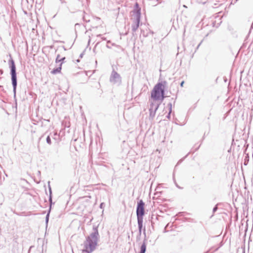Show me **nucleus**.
<instances>
[{"instance_id": "obj_1", "label": "nucleus", "mask_w": 253, "mask_h": 253, "mask_svg": "<svg viewBox=\"0 0 253 253\" xmlns=\"http://www.w3.org/2000/svg\"><path fill=\"white\" fill-rule=\"evenodd\" d=\"M98 235V231H95L87 237L84 242L85 249L84 250V252L90 253L94 250L97 245Z\"/></svg>"}, {"instance_id": "obj_2", "label": "nucleus", "mask_w": 253, "mask_h": 253, "mask_svg": "<svg viewBox=\"0 0 253 253\" xmlns=\"http://www.w3.org/2000/svg\"><path fill=\"white\" fill-rule=\"evenodd\" d=\"M132 12L133 13V23L131 25V28L132 34L133 35V33L135 32L139 27L140 22L141 8L139 7L138 2H135Z\"/></svg>"}, {"instance_id": "obj_3", "label": "nucleus", "mask_w": 253, "mask_h": 253, "mask_svg": "<svg viewBox=\"0 0 253 253\" xmlns=\"http://www.w3.org/2000/svg\"><path fill=\"white\" fill-rule=\"evenodd\" d=\"M8 63L9 68L10 69V74L11 75V79L12 85L13 86V93L14 95H16V90L17 85L16 69L14 60L12 59V58L11 56L8 61Z\"/></svg>"}, {"instance_id": "obj_4", "label": "nucleus", "mask_w": 253, "mask_h": 253, "mask_svg": "<svg viewBox=\"0 0 253 253\" xmlns=\"http://www.w3.org/2000/svg\"><path fill=\"white\" fill-rule=\"evenodd\" d=\"M167 82L165 81L158 82L153 87L150 95H165V88Z\"/></svg>"}, {"instance_id": "obj_5", "label": "nucleus", "mask_w": 253, "mask_h": 253, "mask_svg": "<svg viewBox=\"0 0 253 253\" xmlns=\"http://www.w3.org/2000/svg\"><path fill=\"white\" fill-rule=\"evenodd\" d=\"M109 80L110 83L118 86L122 84V78L120 75L114 70L111 73Z\"/></svg>"}, {"instance_id": "obj_6", "label": "nucleus", "mask_w": 253, "mask_h": 253, "mask_svg": "<svg viewBox=\"0 0 253 253\" xmlns=\"http://www.w3.org/2000/svg\"><path fill=\"white\" fill-rule=\"evenodd\" d=\"M144 203L142 200L139 201L137 204L136 214L137 218H143L144 214Z\"/></svg>"}, {"instance_id": "obj_7", "label": "nucleus", "mask_w": 253, "mask_h": 253, "mask_svg": "<svg viewBox=\"0 0 253 253\" xmlns=\"http://www.w3.org/2000/svg\"><path fill=\"white\" fill-rule=\"evenodd\" d=\"M164 96H151L150 101L152 105L156 106L155 109H157L159 105L162 102Z\"/></svg>"}, {"instance_id": "obj_8", "label": "nucleus", "mask_w": 253, "mask_h": 253, "mask_svg": "<svg viewBox=\"0 0 253 253\" xmlns=\"http://www.w3.org/2000/svg\"><path fill=\"white\" fill-rule=\"evenodd\" d=\"M62 69V63H60L59 67L54 68L51 71V73L52 74H56L61 72Z\"/></svg>"}, {"instance_id": "obj_9", "label": "nucleus", "mask_w": 253, "mask_h": 253, "mask_svg": "<svg viewBox=\"0 0 253 253\" xmlns=\"http://www.w3.org/2000/svg\"><path fill=\"white\" fill-rule=\"evenodd\" d=\"M221 23V21L220 18L217 19V21L215 20L214 21H212L211 24L212 27L217 28Z\"/></svg>"}, {"instance_id": "obj_10", "label": "nucleus", "mask_w": 253, "mask_h": 253, "mask_svg": "<svg viewBox=\"0 0 253 253\" xmlns=\"http://www.w3.org/2000/svg\"><path fill=\"white\" fill-rule=\"evenodd\" d=\"M139 230L141 231L142 227L143 218H137Z\"/></svg>"}, {"instance_id": "obj_11", "label": "nucleus", "mask_w": 253, "mask_h": 253, "mask_svg": "<svg viewBox=\"0 0 253 253\" xmlns=\"http://www.w3.org/2000/svg\"><path fill=\"white\" fill-rule=\"evenodd\" d=\"M149 91L148 90V88L147 86H144L143 88H142V91L139 93V95H141L142 94H148Z\"/></svg>"}, {"instance_id": "obj_12", "label": "nucleus", "mask_w": 253, "mask_h": 253, "mask_svg": "<svg viewBox=\"0 0 253 253\" xmlns=\"http://www.w3.org/2000/svg\"><path fill=\"white\" fill-rule=\"evenodd\" d=\"M146 246L145 243L142 245L140 248V253H145L146 252Z\"/></svg>"}, {"instance_id": "obj_13", "label": "nucleus", "mask_w": 253, "mask_h": 253, "mask_svg": "<svg viewBox=\"0 0 253 253\" xmlns=\"http://www.w3.org/2000/svg\"><path fill=\"white\" fill-rule=\"evenodd\" d=\"M60 59H61V58H60V54H57V56H56V58L55 59V62H56V63H59Z\"/></svg>"}, {"instance_id": "obj_14", "label": "nucleus", "mask_w": 253, "mask_h": 253, "mask_svg": "<svg viewBox=\"0 0 253 253\" xmlns=\"http://www.w3.org/2000/svg\"><path fill=\"white\" fill-rule=\"evenodd\" d=\"M199 3L205 4L206 3L208 0H196Z\"/></svg>"}, {"instance_id": "obj_15", "label": "nucleus", "mask_w": 253, "mask_h": 253, "mask_svg": "<svg viewBox=\"0 0 253 253\" xmlns=\"http://www.w3.org/2000/svg\"><path fill=\"white\" fill-rule=\"evenodd\" d=\"M83 20L85 22H90V19H87V17H86V16L85 15L83 16Z\"/></svg>"}, {"instance_id": "obj_16", "label": "nucleus", "mask_w": 253, "mask_h": 253, "mask_svg": "<svg viewBox=\"0 0 253 253\" xmlns=\"http://www.w3.org/2000/svg\"><path fill=\"white\" fill-rule=\"evenodd\" d=\"M46 141H47V143L49 144H50L51 143V139L49 136H48L46 138Z\"/></svg>"}, {"instance_id": "obj_17", "label": "nucleus", "mask_w": 253, "mask_h": 253, "mask_svg": "<svg viewBox=\"0 0 253 253\" xmlns=\"http://www.w3.org/2000/svg\"><path fill=\"white\" fill-rule=\"evenodd\" d=\"M65 59H66V58L65 57L61 58V59H60V63H62V64L64 62V60H65Z\"/></svg>"}, {"instance_id": "obj_18", "label": "nucleus", "mask_w": 253, "mask_h": 253, "mask_svg": "<svg viewBox=\"0 0 253 253\" xmlns=\"http://www.w3.org/2000/svg\"><path fill=\"white\" fill-rule=\"evenodd\" d=\"M97 37H101V39H102V40H106V38H105V37H102V35H101V34H99V35H97Z\"/></svg>"}, {"instance_id": "obj_19", "label": "nucleus", "mask_w": 253, "mask_h": 253, "mask_svg": "<svg viewBox=\"0 0 253 253\" xmlns=\"http://www.w3.org/2000/svg\"><path fill=\"white\" fill-rule=\"evenodd\" d=\"M3 73V70L0 69V75H1Z\"/></svg>"}, {"instance_id": "obj_20", "label": "nucleus", "mask_w": 253, "mask_h": 253, "mask_svg": "<svg viewBox=\"0 0 253 253\" xmlns=\"http://www.w3.org/2000/svg\"><path fill=\"white\" fill-rule=\"evenodd\" d=\"M184 83V81L181 82V83H180V86H183V85Z\"/></svg>"}, {"instance_id": "obj_21", "label": "nucleus", "mask_w": 253, "mask_h": 253, "mask_svg": "<svg viewBox=\"0 0 253 253\" xmlns=\"http://www.w3.org/2000/svg\"><path fill=\"white\" fill-rule=\"evenodd\" d=\"M84 55V52L82 53L80 55V58H82L83 56Z\"/></svg>"}, {"instance_id": "obj_22", "label": "nucleus", "mask_w": 253, "mask_h": 253, "mask_svg": "<svg viewBox=\"0 0 253 253\" xmlns=\"http://www.w3.org/2000/svg\"><path fill=\"white\" fill-rule=\"evenodd\" d=\"M202 42H200V43L198 45V46H197V47H196V49H197L199 47V46H200V45H201V44Z\"/></svg>"}, {"instance_id": "obj_23", "label": "nucleus", "mask_w": 253, "mask_h": 253, "mask_svg": "<svg viewBox=\"0 0 253 253\" xmlns=\"http://www.w3.org/2000/svg\"><path fill=\"white\" fill-rule=\"evenodd\" d=\"M202 42H200V43L198 45V46H197V47H196V49H197L199 47V46H200V45H201V44Z\"/></svg>"}, {"instance_id": "obj_24", "label": "nucleus", "mask_w": 253, "mask_h": 253, "mask_svg": "<svg viewBox=\"0 0 253 253\" xmlns=\"http://www.w3.org/2000/svg\"><path fill=\"white\" fill-rule=\"evenodd\" d=\"M142 32H142V31L141 30V34H143V36H144V37H146V36H147V35H145L144 34H143V33H142Z\"/></svg>"}, {"instance_id": "obj_25", "label": "nucleus", "mask_w": 253, "mask_h": 253, "mask_svg": "<svg viewBox=\"0 0 253 253\" xmlns=\"http://www.w3.org/2000/svg\"><path fill=\"white\" fill-rule=\"evenodd\" d=\"M106 47H107V48H111V47H110V46H109V45H108V44H107V45H106Z\"/></svg>"}, {"instance_id": "obj_26", "label": "nucleus", "mask_w": 253, "mask_h": 253, "mask_svg": "<svg viewBox=\"0 0 253 253\" xmlns=\"http://www.w3.org/2000/svg\"><path fill=\"white\" fill-rule=\"evenodd\" d=\"M96 19L97 20H100V18L98 17H96Z\"/></svg>"}, {"instance_id": "obj_27", "label": "nucleus", "mask_w": 253, "mask_h": 253, "mask_svg": "<svg viewBox=\"0 0 253 253\" xmlns=\"http://www.w3.org/2000/svg\"><path fill=\"white\" fill-rule=\"evenodd\" d=\"M77 62H80V59H78V60H77Z\"/></svg>"}, {"instance_id": "obj_28", "label": "nucleus", "mask_w": 253, "mask_h": 253, "mask_svg": "<svg viewBox=\"0 0 253 253\" xmlns=\"http://www.w3.org/2000/svg\"><path fill=\"white\" fill-rule=\"evenodd\" d=\"M63 48H64V49L65 50H66V48H65V46H63Z\"/></svg>"}, {"instance_id": "obj_29", "label": "nucleus", "mask_w": 253, "mask_h": 253, "mask_svg": "<svg viewBox=\"0 0 253 253\" xmlns=\"http://www.w3.org/2000/svg\"><path fill=\"white\" fill-rule=\"evenodd\" d=\"M110 41H107V43H110Z\"/></svg>"}, {"instance_id": "obj_30", "label": "nucleus", "mask_w": 253, "mask_h": 253, "mask_svg": "<svg viewBox=\"0 0 253 253\" xmlns=\"http://www.w3.org/2000/svg\"><path fill=\"white\" fill-rule=\"evenodd\" d=\"M1 87H2V86H0V88H1Z\"/></svg>"}]
</instances>
